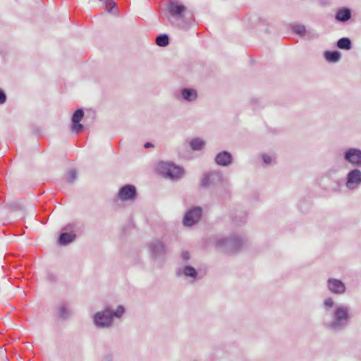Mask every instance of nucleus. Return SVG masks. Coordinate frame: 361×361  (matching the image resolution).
Listing matches in <instances>:
<instances>
[{
  "instance_id": "nucleus-11",
  "label": "nucleus",
  "mask_w": 361,
  "mask_h": 361,
  "mask_svg": "<svg viewBox=\"0 0 361 361\" xmlns=\"http://www.w3.org/2000/svg\"><path fill=\"white\" fill-rule=\"evenodd\" d=\"M84 117V111L82 109H77L71 118V131L78 134L84 130V126L80 123Z\"/></svg>"
},
{
  "instance_id": "nucleus-1",
  "label": "nucleus",
  "mask_w": 361,
  "mask_h": 361,
  "mask_svg": "<svg viewBox=\"0 0 361 361\" xmlns=\"http://www.w3.org/2000/svg\"><path fill=\"white\" fill-rule=\"evenodd\" d=\"M332 320L325 321L324 326L331 331H341L346 328L350 320V310L345 305H337L331 313Z\"/></svg>"
},
{
  "instance_id": "nucleus-2",
  "label": "nucleus",
  "mask_w": 361,
  "mask_h": 361,
  "mask_svg": "<svg viewBox=\"0 0 361 361\" xmlns=\"http://www.w3.org/2000/svg\"><path fill=\"white\" fill-rule=\"evenodd\" d=\"M124 312L125 309L122 305H118L116 310L107 307L103 311L94 314L93 317L94 324L98 328H108L111 326L113 318H120Z\"/></svg>"
},
{
  "instance_id": "nucleus-17",
  "label": "nucleus",
  "mask_w": 361,
  "mask_h": 361,
  "mask_svg": "<svg viewBox=\"0 0 361 361\" xmlns=\"http://www.w3.org/2000/svg\"><path fill=\"white\" fill-rule=\"evenodd\" d=\"M352 16L351 10L348 8H341L338 9L335 15V19L341 23H345L348 21Z\"/></svg>"
},
{
  "instance_id": "nucleus-27",
  "label": "nucleus",
  "mask_w": 361,
  "mask_h": 361,
  "mask_svg": "<svg viewBox=\"0 0 361 361\" xmlns=\"http://www.w3.org/2000/svg\"><path fill=\"white\" fill-rule=\"evenodd\" d=\"M334 305V302L331 298H328L325 299L324 302V305L326 308L332 307Z\"/></svg>"
},
{
  "instance_id": "nucleus-4",
  "label": "nucleus",
  "mask_w": 361,
  "mask_h": 361,
  "mask_svg": "<svg viewBox=\"0 0 361 361\" xmlns=\"http://www.w3.org/2000/svg\"><path fill=\"white\" fill-rule=\"evenodd\" d=\"M243 243L241 237L232 235L229 237L217 238L215 240V246L223 252L232 253L240 250Z\"/></svg>"
},
{
  "instance_id": "nucleus-7",
  "label": "nucleus",
  "mask_w": 361,
  "mask_h": 361,
  "mask_svg": "<svg viewBox=\"0 0 361 361\" xmlns=\"http://www.w3.org/2000/svg\"><path fill=\"white\" fill-rule=\"evenodd\" d=\"M343 159L355 168H361V149L355 147L346 149L343 152Z\"/></svg>"
},
{
  "instance_id": "nucleus-15",
  "label": "nucleus",
  "mask_w": 361,
  "mask_h": 361,
  "mask_svg": "<svg viewBox=\"0 0 361 361\" xmlns=\"http://www.w3.org/2000/svg\"><path fill=\"white\" fill-rule=\"evenodd\" d=\"M178 99H182L188 102H192L197 99V92L193 88L184 87L180 91V96H176Z\"/></svg>"
},
{
  "instance_id": "nucleus-30",
  "label": "nucleus",
  "mask_w": 361,
  "mask_h": 361,
  "mask_svg": "<svg viewBox=\"0 0 361 361\" xmlns=\"http://www.w3.org/2000/svg\"><path fill=\"white\" fill-rule=\"evenodd\" d=\"M181 257L184 261H188L190 259V252L188 251H183Z\"/></svg>"
},
{
  "instance_id": "nucleus-10",
  "label": "nucleus",
  "mask_w": 361,
  "mask_h": 361,
  "mask_svg": "<svg viewBox=\"0 0 361 361\" xmlns=\"http://www.w3.org/2000/svg\"><path fill=\"white\" fill-rule=\"evenodd\" d=\"M73 227L74 224H69L63 228L64 232H62L59 237V243L61 245H67L74 241L76 235L73 232Z\"/></svg>"
},
{
  "instance_id": "nucleus-31",
  "label": "nucleus",
  "mask_w": 361,
  "mask_h": 361,
  "mask_svg": "<svg viewBox=\"0 0 361 361\" xmlns=\"http://www.w3.org/2000/svg\"><path fill=\"white\" fill-rule=\"evenodd\" d=\"M144 147H145V148H148V147H152V144L149 142H147L145 144Z\"/></svg>"
},
{
  "instance_id": "nucleus-16",
  "label": "nucleus",
  "mask_w": 361,
  "mask_h": 361,
  "mask_svg": "<svg viewBox=\"0 0 361 361\" xmlns=\"http://www.w3.org/2000/svg\"><path fill=\"white\" fill-rule=\"evenodd\" d=\"M232 161L233 157L228 151L220 152L215 157V162L219 166H228Z\"/></svg>"
},
{
  "instance_id": "nucleus-23",
  "label": "nucleus",
  "mask_w": 361,
  "mask_h": 361,
  "mask_svg": "<svg viewBox=\"0 0 361 361\" xmlns=\"http://www.w3.org/2000/svg\"><path fill=\"white\" fill-rule=\"evenodd\" d=\"M182 272L185 276L192 278L193 279H195L197 276L196 269L190 265L185 266Z\"/></svg>"
},
{
  "instance_id": "nucleus-9",
  "label": "nucleus",
  "mask_w": 361,
  "mask_h": 361,
  "mask_svg": "<svg viewBox=\"0 0 361 361\" xmlns=\"http://www.w3.org/2000/svg\"><path fill=\"white\" fill-rule=\"evenodd\" d=\"M202 214V209L200 207H195L189 209L183 217V223L185 226H192L197 224Z\"/></svg>"
},
{
  "instance_id": "nucleus-22",
  "label": "nucleus",
  "mask_w": 361,
  "mask_h": 361,
  "mask_svg": "<svg viewBox=\"0 0 361 361\" xmlns=\"http://www.w3.org/2000/svg\"><path fill=\"white\" fill-rule=\"evenodd\" d=\"M58 311L59 317L63 319H66L71 315V310L66 304H61Z\"/></svg>"
},
{
  "instance_id": "nucleus-20",
  "label": "nucleus",
  "mask_w": 361,
  "mask_h": 361,
  "mask_svg": "<svg viewBox=\"0 0 361 361\" xmlns=\"http://www.w3.org/2000/svg\"><path fill=\"white\" fill-rule=\"evenodd\" d=\"M205 145V142L200 137H194L190 142V147L194 151L201 150Z\"/></svg>"
},
{
  "instance_id": "nucleus-5",
  "label": "nucleus",
  "mask_w": 361,
  "mask_h": 361,
  "mask_svg": "<svg viewBox=\"0 0 361 361\" xmlns=\"http://www.w3.org/2000/svg\"><path fill=\"white\" fill-rule=\"evenodd\" d=\"M158 173L165 178L177 180L181 178L184 174V169L172 162L161 161L157 166Z\"/></svg>"
},
{
  "instance_id": "nucleus-14",
  "label": "nucleus",
  "mask_w": 361,
  "mask_h": 361,
  "mask_svg": "<svg viewBox=\"0 0 361 361\" xmlns=\"http://www.w3.org/2000/svg\"><path fill=\"white\" fill-rule=\"evenodd\" d=\"M136 188L133 185H126L121 187L118 191V197L123 201L131 200L135 198Z\"/></svg>"
},
{
  "instance_id": "nucleus-18",
  "label": "nucleus",
  "mask_w": 361,
  "mask_h": 361,
  "mask_svg": "<svg viewBox=\"0 0 361 361\" xmlns=\"http://www.w3.org/2000/svg\"><path fill=\"white\" fill-rule=\"evenodd\" d=\"M105 10L113 15L118 14V8L114 0H105L104 1Z\"/></svg>"
},
{
  "instance_id": "nucleus-6",
  "label": "nucleus",
  "mask_w": 361,
  "mask_h": 361,
  "mask_svg": "<svg viewBox=\"0 0 361 361\" xmlns=\"http://www.w3.org/2000/svg\"><path fill=\"white\" fill-rule=\"evenodd\" d=\"M148 247L150 255L154 260L164 259L167 253V247L165 243L159 239L152 240Z\"/></svg>"
},
{
  "instance_id": "nucleus-29",
  "label": "nucleus",
  "mask_w": 361,
  "mask_h": 361,
  "mask_svg": "<svg viewBox=\"0 0 361 361\" xmlns=\"http://www.w3.org/2000/svg\"><path fill=\"white\" fill-rule=\"evenodd\" d=\"M6 101V94L4 90L0 89V104H3Z\"/></svg>"
},
{
  "instance_id": "nucleus-24",
  "label": "nucleus",
  "mask_w": 361,
  "mask_h": 361,
  "mask_svg": "<svg viewBox=\"0 0 361 361\" xmlns=\"http://www.w3.org/2000/svg\"><path fill=\"white\" fill-rule=\"evenodd\" d=\"M169 43V36L166 34H161L156 38V44L159 47H166Z\"/></svg>"
},
{
  "instance_id": "nucleus-13",
  "label": "nucleus",
  "mask_w": 361,
  "mask_h": 361,
  "mask_svg": "<svg viewBox=\"0 0 361 361\" xmlns=\"http://www.w3.org/2000/svg\"><path fill=\"white\" fill-rule=\"evenodd\" d=\"M221 180V176L217 172H209L204 173L202 178L201 187L208 188L214 185Z\"/></svg>"
},
{
  "instance_id": "nucleus-19",
  "label": "nucleus",
  "mask_w": 361,
  "mask_h": 361,
  "mask_svg": "<svg viewBox=\"0 0 361 361\" xmlns=\"http://www.w3.org/2000/svg\"><path fill=\"white\" fill-rule=\"evenodd\" d=\"M324 56L329 62L336 63L341 59V53L338 51H326Z\"/></svg>"
},
{
  "instance_id": "nucleus-25",
  "label": "nucleus",
  "mask_w": 361,
  "mask_h": 361,
  "mask_svg": "<svg viewBox=\"0 0 361 361\" xmlns=\"http://www.w3.org/2000/svg\"><path fill=\"white\" fill-rule=\"evenodd\" d=\"M292 30L294 33L302 37L306 32V28L305 25L302 24H295L292 25Z\"/></svg>"
},
{
  "instance_id": "nucleus-26",
  "label": "nucleus",
  "mask_w": 361,
  "mask_h": 361,
  "mask_svg": "<svg viewBox=\"0 0 361 361\" xmlns=\"http://www.w3.org/2000/svg\"><path fill=\"white\" fill-rule=\"evenodd\" d=\"M77 178V172L75 169H71L68 171L67 173V181L70 183H72L75 181Z\"/></svg>"
},
{
  "instance_id": "nucleus-3",
  "label": "nucleus",
  "mask_w": 361,
  "mask_h": 361,
  "mask_svg": "<svg viewBox=\"0 0 361 361\" xmlns=\"http://www.w3.org/2000/svg\"><path fill=\"white\" fill-rule=\"evenodd\" d=\"M167 9L170 15V23L177 27H183L188 23L185 18L187 8L178 0H170Z\"/></svg>"
},
{
  "instance_id": "nucleus-21",
  "label": "nucleus",
  "mask_w": 361,
  "mask_h": 361,
  "mask_svg": "<svg viewBox=\"0 0 361 361\" xmlns=\"http://www.w3.org/2000/svg\"><path fill=\"white\" fill-rule=\"evenodd\" d=\"M337 47L341 49L350 50L352 48V42L348 37H342L337 41Z\"/></svg>"
},
{
  "instance_id": "nucleus-28",
  "label": "nucleus",
  "mask_w": 361,
  "mask_h": 361,
  "mask_svg": "<svg viewBox=\"0 0 361 361\" xmlns=\"http://www.w3.org/2000/svg\"><path fill=\"white\" fill-rule=\"evenodd\" d=\"M262 160H263L264 164H270L271 163V161H272V158L269 154H263Z\"/></svg>"
},
{
  "instance_id": "nucleus-8",
  "label": "nucleus",
  "mask_w": 361,
  "mask_h": 361,
  "mask_svg": "<svg viewBox=\"0 0 361 361\" xmlns=\"http://www.w3.org/2000/svg\"><path fill=\"white\" fill-rule=\"evenodd\" d=\"M361 185V171L358 168L350 170L346 175L345 186L350 190H356Z\"/></svg>"
},
{
  "instance_id": "nucleus-12",
  "label": "nucleus",
  "mask_w": 361,
  "mask_h": 361,
  "mask_svg": "<svg viewBox=\"0 0 361 361\" xmlns=\"http://www.w3.org/2000/svg\"><path fill=\"white\" fill-rule=\"evenodd\" d=\"M327 288L331 293L336 295H342L346 290L344 283L341 280L334 278H329L327 280Z\"/></svg>"
}]
</instances>
